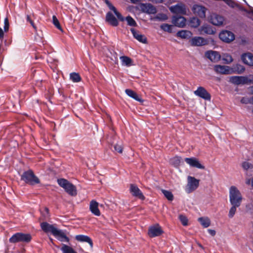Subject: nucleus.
I'll return each instance as SVG.
<instances>
[{
	"label": "nucleus",
	"mask_w": 253,
	"mask_h": 253,
	"mask_svg": "<svg viewBox=\"0 0 253 253\" xmlns=\"http://www.w3.org/2000/svg\"><path fill=\"white\" fill-rule=\"evenodd\" d=\"M243 197L240 191L235 186H231L229 189V201L231 207L229 210L228 217L232 218L237 210L242 204Z\"/></svg>",
	"instance_id": "nucleus-1"
},
{
	"label": "nucleus",
	"mask_w": 253,
	"mask_h": 253,
	"mask_svg": "<svg viewBox=\"0 0 253 253\" xmlns=\"http://www.w3.org/2000/svg\"><path fill=\"white\" fill-rule=\"evenodd\" d=\"M104 1L107 4L109 9L114 12L118 20L121 21H124L125 20H126L128 26L132 27L137 26V25L136 21L131 16L128 15L126 18H124L122 15L118 11L116 8L110 2L109 0H104Z\"/></svg>",
	"instance_id": "nucleus-2"
},
{
	"label": "nucleus",
	"mask_w": 253,
	"mask_h": 253,
	"mask_svg": "<svg viewBox=\"0 0 253 253\" xmlns=\"http://www.w3.org/2000/svg\"><path fill=\"white\" fill-rule=\"evenodd\" d=\"M57 183L69 195L76 196L77 195L76 187L68 180L64 178H59L57 179Z\"/></svg>",
	"instance_id": "nucleus-3"
},
{
	"label": "nucleus",
	"mask_w": 253,
	"mask_h": 253,
	"mask_svg": "<svg viewBox=\"0 0 253 253\" xmlns=\"http://www.w3.org/2000/svg\"><path fill=\"white\" fill-rule=\"evenodd\" d=\"M21 180L30 185H34L40 183V180L31 169L24 171L21 175Z\"/></svg>",
	"instance_id": "nucleus-4"
},
{
	"label": "nucleus",
	"mask_w": 253,
	"mask_h": 253,
	"mask_svg": "<svg viewBox=\"0 0 253 253\" xmlns=\"http://www.w3.org/2000/svg\"><path fill=\"white\" fill-rule=\"evenodd\" d=\"M31 240L32 236L30 234L16 233L10 238L9 242L11 243H16L18 242L29 243Z\"/></svg>",
	"instance_id": "nucleus-5"
},
{
	"label": "nucleus",
	"mask_w": 253,
	"mask_h": 253,
	"mask_svg": "<svg viewBox=\"0 0 253 253\" xmlns=\"http://www.w3.org/2000/svg\"><path fill=\"white\" fill-rule=\"evenodd\" d=\"M191 9L193 13L199 18L203 19L206 18L208 9L205 6L201 4H195L193 5Z\"/></svg>",
	"instance_id": "nucleus-6"
},
{
	"label": "nucleus",
	"mask_w": 253,
	"mask_h": 253,
	"mask_svg": "<svg viewBox=\"0 0 253 253\" xmlns=\"http://www.w3.org/2000/svg\"><path fill=\"white\" fill-rule=\"evenodd\" d=\"M187 179L188 183L185 190L187 193H190L198 188L200 180L191 176H188Z\"/></svg>",
	"instance_id": "nucleus-7"
},
{
	"label": "nucleus",
	"mask_w": 253,
	"mask_h": 253,
	"mask_svg": "<svg viewBox=\"0 0 253 253\" xmlns=\"http://www.w3.org/2000/svg\"><path fill=\"white\" fill-rule=\"evenodd\" d=\"M164 231L159 224H157L149 228L148 234L151 238L159 236L163 233Z\"/></svg>",
	"instance_id": "nucleus-8"
},
{
	"label": "nucleus",
	"mask_w": 253,
	"mask_h": 253,
	"mask_svg": "<svg viewBox=\"0 0 253 253\" xmlns=\"http://www.w3.org/2000/svg\"><path fill=\"white\" fill-rule=\"evenodd\" d=\"M195 95L206 100H210L211 95L210 93L203 86L198 87L196 90L194 91Z\"/></svg>",
	"instance_id": "nucleus-9"
},
{
	"label": "nucleus",
	"mask_w": 253,
	"mask_h": 253,
	"mask_svg": "<svg viewBox=\"0 0 253 253\" xmlns=\"http://www.w3.org/2000/svg\"><path fill=\"white\" fill-rule=\"evenodd\" d=\"M219 37L221 41L227 43H229L235 39L234 34L232 32L227 30L221 32Z\"/></svg>",
	"instance_id": "nucleus-10"
},
{
	"label": "nucleus",
	"mask_w": 253,
	"mask_h": 253,
	"mask_svg": "<svg viewBox=\"0 0 253 253\" xmlns=\"http://www.w3.org/2000/svg\"><path fill=\"white\" fill-rule=\"evenodd\" d=\"M224 20V17L216 13H212L210 15V21L214 25L221 26Z\"/></svg>",
	"instance_id": "nucleus-11"
},
{
	"label": "nucleus",
	"mask_w": 253,
	"mask_h": 253,
	"mask_svg": "<svg viewBox=\"0 0 253 253\" xmlns=\"http://www.w3.org/2000/svg\"><path fill=\"white\" fill-rule=\"evenodd\" d=\"M130 193L134 197H137L140 200L145 199V197L139 188L135 184H131L129 189Z\"/></svg>",
	"instance_id": "nucleus-12"
},
{
	"label": "nucleus",
	"mask_w": 253,
	"mask_h": 253,
	"mask_svg": "<svg viewBox=\"0 0 253 253\" xmlns=\"http://www.w3.org/2000/svg\"><path fill=\"white\" fill-rule=\"evenodd\" d=\"M185 161L191 167L200 169H204L205 167L201 165L198 159L195 157L186 158Z\"/></svg>",
	"instance_id": "nucleus-13"
},
{
	"label": "nucleus",
	"mask_w": 253,
	"mask_h": 253,
	"mask_svg": "<svg viewBox=\"0 0 253 253\" xmlns=\"http://www.w3.org/2000/svg\"><path fill=\"white\" fill-rule=\"evenodd\" d=\"M172 23L175 26L183 27L186 25V19L181 16L175 15L172 17Z\"/></svg>",
	"instance_id": "nucleus-14"
},
{
	"label": "nucleus",
	"mask_w": 253,
	"mask_h": 253,
	"mask_svg": "<svg viewBox=\"0 0 253 253\" xmlns=\"http://www.w3.org/2000/svg\"><path fill=\"white\" fill-rule=\"evenodd\" d=\"M141 8L143 12L147 14H154L157 12L156 8L150 3H142L141 5Z\"/></svg>",
	"instance_id": "nucleus-15"
},
{
	"label": "nucleus",
	"mask_w": 253,
	"mask_h": 253,
	"mask_svg": "<svg viewBox=\"0 0 253 253\" xmlns=\"http://www.w3.org/2000/svg\"><path fill=\"white\" fill-rule=\"evenodd\" d=\"M243 62L249 66H253V54L250 52L243 53L241 55Z\"/></svg>",
	"instance_id": "nucleus-16"
},
{
	"label": "nucleus",
	"mask_w": 253,
	"mask_h": 253,
	"mask_svg": "<svg viewBox=\"0 0 253 253\" xmlns=\"http://www.w3.org/2000/svg\"><path fill=\"white\" fill-rule=\"evenodd\" d=\"M106 21L108 22L111 26L113 27H117L119 25V22L118 19L110 11L108 12L106 14Z\"/></svg>",
	"instance_id": "nucleus-17"
},
{
	"label": "nucleus",
	"mask_w": 253,
	"mask_h": 253,
	"mask_svg": "<svg viewBox=\"0 0 253 253\" xmlns=\"http://www.w3.org/2000/svg\"><path fill=\"white\" fill-rule=\"evenodd\" d=\"M230 81L235 84H244L247 83L248 79L243 76H232L230 78Z\"/></svg>",
	"instance_id": "nucleus-18"
},
{
	"label": "nucleus",
	"mask_w": 253,
	"mask_h": 253,
	"mask_svg": "<svg viewBox=\"0 0 253 253\" xmlns=\"http://www.w3.org/2000/svg\"><path fill=\"white\" fill-rule=\"evenodd\" d=\"M130 31L134 38L136 39L138 41L143 43H146L147 42V40L146 37L144 35L141 34L139 31L135 30L133 28H131Z\"/></svg>",
	"instance_id": "nucleus-19"
},
{
	"label": "nucleus",
	"mask_w": 253,
	"mask_h": 253,
	"mask_svg": "<svg viewBox=\"0 0 253 253\" xmlns=\"http://www.w3.org/2000/svg\"><path fill=\"white\" fill-rule=\"evenodd\" d=\"M206 55L208 58L213 62H217L220 59V54L215 51H208L206 52Z\"/></svg>",
	"instance_id": "nucleus-20"
},
{
	"label": "nucleus",
	"mask_w": 253,
	"mask_h": 253,
	"mask_svg": "<svg viewBox=\"0 0 253 253\" xmlns=\"http://www.w3.org/2000/svg\"><path fill=\"white\" fill-rule=\"evenodd\" d=\"M75 239L80 242H86L89 244L90 247H93V243L92 239L88 236L84 235H77L75 236Z\"/></svg>",
	"instance_id": "nucleus-21"
},
{
	"label": "nucleus",
	"mask_w": 253,
	"mask_h": 253,
	"mask_svg": "<svg viewBox=\"0 0 253 253\" xmlns=\"http://www.w3.org/2000/svg\"><path fill=\"white\" fill-rule=\"evenodd\" d=\"M170 10L172 13L175 14H186V9L184 5L176 4L171 6Z\"/></svg>",
	"instance_id": "nucleus-22"
},
{
	"label": "nucleus",
	"mask_w": 253,
	"mask_h": 253,
	"mask_svg": "<svg viewBox=\"0 0 253 253\" xmlns=\"http://www.w3.org/2000/svg\"><path fill=\"white\" fill-rule=\"evenodd\" d=\"M89 210L91 212L96 216L100 215V211L98 209V203L94 200H92L90 202Z\"/></svg>",
	"instance_id": "nucleus-23"
},
{
	"label": "nucleus",
	"mask_w": 253,
	"mask_h": 253,
	"mask_svg": "<svg viewBox=\"0 0 253 253\" xmlns=\"http://www.w3.org/2000/svg\"><path fill=\"white\" fill-rule=\"evenodd\" d=\"M53 235L57 237L60 241L67 242L69 241V239L66 234L62 231L58 230L57 228L53 233Z\"/></svg>",
	"instance_id": "nucleus-24"
},
{
	"label": "nucleus",
	"mask_w": 253,
	"mask_h": 253,
	"mask_svg": "<svg viewBox=\"0 0 253 253\" xmlns=\"http://www.w3.org/2000/svg\"><path fill=\"white\" fill-rule=\"evenodd\" d=\"M41 227L44 232H51L52 234L56 229L52 225L49 224L46 222H42L41 223Z\"/></svg>",
	"instance_id": "nucleus-25"
},
{
	"label": "nucleus",
	"mask_w": 253,
	"mask_h": 253,
	"mask_svg": "<svg viewBox=\"0 0 253 253\" xmlns=\"http://www.w3.org/2000/svg\"><path fill=\"white\" fill-rule=\"evenodd\" d=\"M214 70L216 72L222 74H228L230 73L229 67L223 65H215Z\"/></svg>",
	"instance_id": "nucleus-26"
},
{
	"label": "nucleus",
	"mask_w": 253,
	"mask_h": 253,
	"mask_svg": "<svg viewBox=\"0 0 253 253\" xmlns=\"http://www.w3.org/2000/svg\"><path fill=\"white\" fill-rule=\"evenodd\" d=\"M191 44L194 46H202L206 44V41L204 38L199 37H196L191 40Z\"/></svg>",
	"instance_id": "nucleus-27"
},
{
	"label": "nucleus",
	"mask_w": 253,
	"mask_h": 253,
	"mask_svg": "<svg viewBox=\"0 0 253 253\" xmlns=\"http://www.w3.org/2000/svg\"><path fill=\"white\" fill-rule=\"evenodd\" d=\"M120 60L122 65L130 67L133 65V60L129 57L126 56H122L120 57Z\"/></svg>",
	"instance_id": "nucleus-28"
},
{
	"label": "nucleus",
	"mask_w": 253,
	"mask_h": 253,
	"mask_svg": "<svg viewBox=\"0 0 253 253\" xmlns=\"http://www.w3.org/2000/svg\"><path fill=\"white\" fill-rule=\"evenodd\" d=\"M176 36L182 39H189L192 36V33L187 30H181L176 33Z\"/></svg>",
	"instance_id": "nucleus-29"
},
{
	"label": "nucleus",
	"mask_w": 253,
	"mask_h": 253,
	"mask_svg": "<svg viewBox=\"0 0 253 253\" xmlns=\"http://www.w3.org/2000/svg\"><path fill=\"white\" fill-rule=\"evenodd\" d=\"M125 92L129 97L133 98L136 101L141 102L142 100L139 98L137 94L134 91L130 89H126Z\"/></svg>",
	"instance_id": "nucleus-30"
},
{
	"label": "nucleus",
	"mask_w": 253,
	"mask_h": 253,
	"mask_svg": "<svg viewBox=\"0 0 253 253\" xmlns=\"http://www.w3.org/2000/svg\"><path fill=\"white\" fill-rule=\"evenodd\" d=\"M181 161V157L177 156L173 157L170 160L171 164L176 168L180 165Z\"/></svg>",
	"instance_id": "nucleus-31"
},
{
	"label": "nucleus",
	"mask_w": 253,
	"mask_h": 253,
	"mask_svg": "<svg viewBox=\"0 0 253 253\" xmlns=\"http://www.w3.org/2000/svg\"><path fill=\"white\" fill-rule=\"evenodd\" d=\"M198 221L204 228L208 227L211 224V220L208 217H200Z\"/></svg>",
	"instance_id": "nucleus-32"
},
{
	"label": "nucleus",
	"mask_w": 253,
	"mask_h": 253,
	"mask_svg": "<svg viewBox=\"0 0 253 253\" xmlns=\"http://www.w3.org/2000/svg\"><path fill=\"white\" fill-rule=\"evenodd\" d=\"M201 23V21L197 17H193L190 20V25L194 28L198 27Z\"/></svg>",
	"instance_id": "nucleus-33"
},
{
	"label": "nucleus",
	"mask_w": 253,
	"mask_h": 253,
	"mask_svg": "<svg viewBox=\"0 0 253 253\" xmlns=\"http://www.w3.org/2000/svg\"><path fill=\"white\" fill-rule=\"evenodd\" d=\"M70 79L74 83H78L81 81V77L79 74L75 72L70 74Z\"/></svg>",
	"instance_id": "nucleus-34"
},
{
	"label": "nucleus",
	"mask_w": 253,
	"mask_h": 253,
	"mask_svg": "<svg viewBox=\"0 0 253 253\" xmlns=\"http://www.w3.org/2000/svg\"><path fill=\"white\" fill-rule=\"evenodd\" d=\"M201 32L207 34H213L214 31L212 28L209 25H203L201 27Z\"/></svg>",
	"instance_id": "nucleus-35"
},
{
	"label": "nucleus",
	"mask_w": 253,
	"mask_h": 253,
	"mask_svg": "<svg viewBox=\"0 0 253 253\" xmlns=\"http://www.w3.org/2000/svg\"><path fill=\"white\" fill-rule=\"evenodd\" d=\"M162 30L169 33H172V29L174 27L173 25H169L168 24L164 23L160 26Z\"/></svg>",
	"instance_id": "nucleus-36"
},
{
	"label": "nucleus",
	"mask_w": 253,
	"mask_h": 253,
	"mask_svg": "<svg viewBox=\"0 0 253 253\" xmlns=\"http://www.w3.org/2000/svg\"><path fill=\"white\" fill-rule=\"evenodd\" d=\"M61 250L63 253H77L72 247L66 245H63Z\"/></svg>",
	"instance_id": "nucleus-37"
},
{
	"label": "nucleus",
	"mask_w": 253,
	"mask_h": 253,
	"mask_svg": "<svg viewBox=\"0 0 253 253\" xmlns=\"http://www.w3.org/2000/svg\"><path fill=\"white\" fill-rule=\"evenodd\" d=\"M162 192L169 201H172L173 200L174 197L171 192L163 189Z\"/></svg>",
	"instance_id": "nucleus-38"
},
{
	"label": "nucleus",
	"mask_w": 253,
	"mask_h": 253,
	"mask_svg": "<svg viewBox=\"0 0 253 253\" xmlns=\"http://www.w3.org/2000/svg\"><path fill=\"white\" fill-rule=\"evenodd\" d=\"M52 22L56 28L60 31H62V29L60 24V23L55 15H53L52 16Z\"/></svg>",
	"instance_id": "nucleus-39"
},
{
	"label": "nucleus",
	"mask_w": 253,
	"mask_h": 253,
	"mask_svg": "<svg viewBox=\"0 0 253 253\" xmlns=\"http://www.w3.org/2000/svg\"><path fill=\"white\" fill-rule=\"evenodd\" d=\"M242 168L245 170H247L248 169H250L253 168V165H252V164L250 163L249 162H246V161L242 163Z\"/></svg>",
	"instance_id": "nucleus-40"
},
{
	"label": "nucleus",
	"mask_w": 253,
	"mask_h": 253,
	"mask_svg": "<svg viewBox=\"0 0 253 253\" xmlns=\"http://www.w3.org/2000/svg\"><path fill=\"white\" fill-rule=\"evenodd\" d=\"M179 219L183 225H184V226L187 225L188 219L185 215H179Z\"/></svg>",
	"instance_id": "nucleus-41"
},
{
	"label": "nucleus",
	"mask_w": 253,
	"mask_h": 253,
	"mask_svg": "<svg viewBox=\"0 0 253 253\" xmlns=\"http://www.w3.org/2000/svg\"><path fill=\"white\" fill-rule=\"evenodd\" d=\"M9 23L8 17H6L4 20V31L5 32H7L9 30Z\"/></svg>",
	"instance_id": "nucleus-42"
},
{
	"label": "nucleus",
	"mask_w": 253,
	"mask_h": 253,
	"mask_svg": "<svg viewBox=\"0 0 253 253\" xmlns=\"http://www.w3.org/2000/svg\"><path fill=\"white\" fill-rule=\"evenodd\" d=\"M114 148L115 151L120 154L122 153L123 148L122 145L117 143L114 145Z\"/></svg>",
	"instance_id": "nucleus-43"
},
{
	"label": "nucleus",
	"mask_w": 253,
	"mask_h": 253,
	"mask_svg": "<svg viewBox=\"0 0 253 253\" xmlns=\"http://www.w3.org/2000/svg\"><path fill=\"white\" fill-rule=\"evenodd\" d=\"M44 212L41 211L42 215L44 216V218H46L49 216V210L47 208L45 207L44 208Z\"/></svg>",
	"instance_id": "nucleus-44"
},
{
	"label": "nucleus",
	"mask_w": 253,
	"mask_h": 253,
	"mask_svg": "<svg viewBox=\"0 0 253 253\" xmlns=\"http://www.w3.org/2000/svg\"><path fill=\"white\" fill-rule=\"evenodd\" d=\"M208 231L212 236H214L216 234V232L214 230L209 229L208 230Z\"/></svg>",
	"instance_id": "nucleus-45"
},
{
	"label": "nucleus",
	"mask_w": 253,
	"mask_h": 253,
	"mask_svg": "<svg viewBox=\"0 0 253 253\" xmlns=\"http://www.w3.org/2000/svg\"><path fill=\"white\" fill-rule=\"evenodd\" d=\"M149 1L155 3H161L163 2V0H149Z\"/></svg>",
	"instance_id": "nucleus-46"
},
{
	"label": "nucleus",
	"mask_w": 253,
	"mask_h": 253,
	"mask_svg": "<svg viewBox=\"0 0 253 253\" xmlns=\"http://www.w3.org/2000/svg\"><path fill=\"white\" fill-rule=\"evenodd\" d=\"M4 37V32L2 29L0 27V39L2 40Z\"/></svg>",
	"instance_id": "nucleus-47"
},
{
	"label": "nucleus",
	"mask_w": 253,
	"mask_h": 253,
	"mask_svg": "<svg viewBox=\"0 0 253 253\" xmlns=\"http://www.w3.org/2000/svg\"><path fill=\"white\" fill-rule=\"evenodd\" d=\"M26 20L27 22H29V23L31 22V21H32L33 20L31 19L30 16L29 15H27L26 16Z\"/></svg>",
	"instance_id": "nucleus-48"
},
{
	"label": "nucleus",
	"mask_w": 253,
	"mask_h": 253,
	"mask_svg": "<svg viewBox=\"0 0 253 253\" xmlns=\"http://www.w3.org/2000/svg\"><path fill=\"white\" fill-rule=\"evenodd\" d=\"M227 57L228 58V59H227V60H228L229 61V62H231L233 60V59L231 57V56L230 55H227Z\"/></svg>",
	"instance_id": "nucleus-49"
},
{
	"label": "nucleus",
	"mask_w": 253,
	"mask_h": 253,
	"mask_svg": "<svg viewBox=\"0 0 253 253\" xmlns=\"http://www.w3.org/2000/svg\"><path fill=\"white\" fill-rule=\"evenodd\" d=\"M30 23L31 24V26H32V27H33L35 30H36L37 27H36V26H35V24H34V21H31V22H30Z\"/></svg>",
	"instance_id": "nucleus-50"
},
{
	"label": "nucleus",
	"mask_w": 253,
	"mask_h": 253,
	"mask_svg": "<svg viewBox=\"0 0 253 253\" xmlns=\"http://www.w3.org/2000/svg\"><path fill=\"white\" fill-rule=\"evenodd\" d=\"M133 3H137L139 2L140 0H130Z\"/></svg>",
	"instance_id": "nucleus-51"
},
{
	"label": "nucleus",
	"mask_w": 253,
	"mask_h": 253,
	"mask_svg": "<svg viewBox=\"0 0 253 253\" xmlns=\"http://www.w3.org/2000/svg\"><path fill=\"white\" fill-rule=\"evenodd\" d=\"M251 183H252V187H253V178L252 179Z\"/></svg>",
	"instance_id": "nucleus-52"
},
{
	"label": "nucleus",
	"mask_w": 253,
	"mask_h": 253,
	"mask_svg": "<svg viewBox=\"0 0 253 253\" xmlns=\"http://www.w3.org/2000/svg\"><path fill=\"white\" fill-rule=\"evenodd\" d=\"M242 69H243V70H245V68H243V67H242Z\"/></svg>",
	"instance_id": "nucleus-53"
},
{
	"label": "nucleus",
	"mask_w": 253,
	"mask_h": 253,
	"mask_svg": "<svg viewBox=\"0 0 253 253\" xmlns=\"http://www.w3.org/2000/svg\"><path fill=\"white\" fill-rule=\"evenodd\" d=\"M63 97L64 98H65V96H64V95H63Z\"/></svg>",
	"instance_id": "nucleus-54"
}]
</instances>
